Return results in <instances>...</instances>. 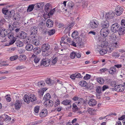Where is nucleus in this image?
I'll return each instance as SVG.
<instances>
[{
  "mask_svg": "<svg viewBox=\"0 0 125 125\" xmlns=\"http://www.w3.org/2000/svg\"><path fill=\"white\" fill-rule=\"evenodd\" d=\"M37 100L36 97L33 94H30L29 95H26L24 97V100L27 103H29L30 101L33 102Z\"/></svg>",
  "mask_w": 125,
  "mask_h": 125,
  "instance_id": "nucleus-1",
  "label": "nucleus"
},
{
  "mask_svg": "<svg viewBox=\"0 0 125 125\" xmlns=\"http://www.w3.org/2000/svg\"><path fill=\"white\" fill-rule=\"evenodd\" d=\"M90 27L93 29L97 28L99 25L98 20L94 19L91 21L89 23Z\"/></svg>",
  "mask_w": 125,
  "mask_h": 125,
  "instance_id": "nucleus-2",
  "label": "nucleus"
},
{
  "mask_svg": "<svg viewBox=\"0 0 125 125\" xmlns=\"http://www.w3.org/2000/svg\"><path fill=\"white\" fill-rule=\"evenodd\" d=\"M50 48V45L48 43H44L41 46V49L42 52V54H44L45 52H47V51Z\"/></svg>",
  "mask_w": 125,
  "mask_h": 125,
  "instance_id": "nucleus-3",
  "label": "nucleus"
},
{
  "mask_svg": "<svg viewBox=\"0 0 125 125\" xmlns=\"http://www.w3.org/2000/svg\"><path fill=\"white\" fill-rule=\"evenodd\" d=\"M23 100H16L15 103V108L16 109H19L21 107L22 104Z\"/></svg>",
  "mask_w": 125,
  "mask_h": 125,
  "instance_id": "nucleus-4",
  "label": "nucleus"
},
{
  "mask_svg": "<svg viewBox=\"0 0 125 125\" xmlns=\"http://www.w3.org/2000/svg\"><path fill=\"white\" fill-rule=\"evenodd\" d=\"M123 9L120 6H117L115 9V12L117 16L120 15L122 13Z\"/></svg>",
  "mask_w": 125,
  "mask_h": 125,
  "instance_id": "nucleus-5",
  "label": "nucleus"
},
{
  "mask_svg": "<svg viewBox=\"0 0 125 125\" xmlns=\"http://www.w3.org/2000/svg\"><path fill=\"white\" fill-rule=\"evenodd\" d=\"M98 51L100 52V53L101 55H104L107 52V49L106 48H105L103 49L102 48L101 46L99 45L97 47V50Z\"/></svg>",
  "mask_w": 125,
  "mask_h": 125,
  "instance_id": "nucleus-6",
  "label": "nucleus"
},
{
  "mask_svg": "<svg viewBox=\"0 0 125 125\" xmlns=\"http://www.w3.org/2000/svg\"><path fill=\"white\" fill-rule=\"evenodd\" d=\"M109 33V30L107 28H102L100 31V34L102 36L105 37Z\"/></svg>",
  "mask_w": 125,
  "mask_h": 125,
  "instance_id": "nucleus-7",
  "label": "nucleus"
},
{
  "mask_svg": "<svg viewBox=\"0 0 125 125\" xmlns=\"http://www.w3.org/2000/svg\"><path fill=\"white\" fill-rule=\"evenodd\" d=\"M109 22L106 20H103L101 21V26L103 28H107L109 26Z\"/></svg>",
  "mask_w": 125,
  "mask_h": 125,
  "instance_id": "nucleus-8",
  "label": "nucleus"
},
{
  "mask_svg": "<svg viewBox=\"0 0 125 125\" xmlns=\"http://www.w3.org/2000/svg\"><path fill=\"white\" fill-rule=\"evenodd\" d=\"M119 27V25L117 23L113 24L111 27V30L114 32H116L118 31V29Z\"/></svg>",
  "mask_w": 125,
  "mask_h": 125,
  "instance_id": "nucleus-9",
  "label": "nucleus"
},
{
  "mask_svg": "<svg viewBox=\"0 0 125 125\" xmlns=\"http://www.w3.org/2000/svg\"><path fill=\"white\" fill-rule=\"evenodd\" d=\"M97 101L95 99H93L89 100L88 101V104L91 107H94L97 104Z\"/></svg>",
  "mask_w": 125,
  "mask_h": 125,
  "instance_id": "nucleus-10",
  "label": "nucleus"
},
{
  "mask_svg": "<svg viewBox=\"0 0 125 125\" xmlns=\"http://www.w3.org/2000/svg\"><path fill=\"white\" fill-rule=\"evenodd\" d=\"M48 111L47 110L45 109H44L42 110L40 113V116L41 118H43L46 116L47 114Z\"/></svg>",
  "mask_w": 125,
  "mask_h": 125,
  "instance_id": "nucleus-11",
  "label": "nucleus"
},
{
  "mask_svg": "<svg viewBox=\"0 0 125 125\" xmlns=\"http://www.w3.org/2000/svg\"><path fill=\"white\" fill-rule=\"evenodd\" d=\"M32 58L33 59V61L36 64H38L40 60V58L38 56L33 54L31 56Z\"/></svg>",
  "mask_w": 125,
  "mask_h": 125,
  "instance_id": "nucleus-12",
  "label": "nucleus"
},
{
  "mask_svg": "<svg viewBox=\"0 0 125 125\" xmlns=\"http://www.w3.org/2000/svg\"><path fill=\"white\" fill-rule=\"evenodd\" d=\"M49 60H46V59L42 60L40 63L41 65H42L45 67L49 66Z\"/></svg>",
  "mask_w": 125,
  "mask_h": 125,
  "instance_id": "nucleus-13",
  "label": "nucleus"
},
{
  "mask_svg": "<svg viewBox=\"0 0 125 125\" xmlns=\"http://www.w3.org/2000/svg\"><path fill=\"white\" fill-rule=\"evenodd\" d=\"M27 36V34L25 32L21 31L20 32L18 37L21 39H24Z\"/></svg>",
  "mask_w": 125,
  "mask_h": 125,
  "instance_id": "nucleus-14",
  "label": "nucleus"
},
{
  "mask_svg": "<svg viewBox=\"0 0 125 125\" xmlns=\"http://www.w3.org/2000/svg\"><path fill=\"white\" fill-rule=\"evenodd\" d=\"M46 25L49 28H50L53 26V21L50 19H48L46 21Z\"/></svg>",
  "mask_w": 125,
  "mask_h": 125,
  "instance_id": "nucleus-15",
  "label": "nucleus"
},
{
  "mask_svg": "<svg viewBox=\"0 0 125 125\" xmlns=\"http://www.w3.org/2000/svg\"><path fill=\"white\" fill-rule=\"evenodd\" d=\"M123 87V85L121 84L116 85L115 86V89H116V90L118 92H123L124 91V89L123 88H122V89L121 90H120V89L121 88Z\"/></svg>",
  "mask_w": 125,
  "mask_h": 125,
  "instance_id": "nucleus-16",
  "label": "nucleus"
},
{
  "mask_svg": "<svg viewBox=\"0 0 125 125\" xmlns=\"http://www.w3.org/2000/svg\"><path fill=\"white\" fill-rule=\"evenodd\" d=\"M31 34H35L37 33V29L36 26L32 27L31 29Z\"/></svg>",
  "mask_w": 125,
  "mask_h": 125,
  "instance_id": "nucleus-17",
  "label": "nucleus"
},
{
  "mask_svg": "<svg viewBox=\"0 0 125 125\" xmlns=\"http://www.w3.org/2000/svg\"><path fill=\"white\" fill-rule=\"evenodd\" d=\"M116 71V68L115 67H111L109 70V73L111 74L115 73Z\"/></svg>",
  "mask_w": 125,
  "mask_h": 125,
  "instance_id": "nucleus-18",
  "label": "nucleus"
},
{
  "mask_svg": "<svg viewBox=\"0 0 125 125\" xmlns=\"http://www.w3.org/2000/svg\"><path fill=\"white\" fill-rule=\"evenodd\" d=\"M62 103L65 105H70L72 104L71 101L69 100H65L62 102Z\"/></svg>",
  "mask_w": 125,
  "mask_h": 125,
  "instance_id": "nucleus-19",
  "label": "nucleus"
},
{
  "mask_svg": "<svg viewBox=\"0 0 125 125\" xmlns=\"http://www.w3.org/2000/svg\"><path fill=\"white\" fill-rule=\"evenodd\" d=\"M33 38H32V43L36 46H38L40 44V43L39 40L38 39H36L35 36H33Z\"/></svg>",
  "mask_w": 125,
  "mask_h": 125,
  "instance_id": "nucleus-20",
  "label": "nucleus"
},
{
  "mask_svg": "<svg viewBox=\"0 0 125 125\" xmlns=\"http://www.w3.org/2000/svg\"><path fill=\"white\" fill-rule=\"evenodd\" d=\"M51 8V5L50 3H47L44 6L45 10L46 12L49 11Z\"/></svg>",
  "mask_w": 125,
  "mask_h": 125,
  "instance_id": "nucleus-21",
  "label": "nucleus"
},
{
  "mask_svg": "<svg viewBox=\"0 0 125 125\" xmlns=\"http://www.w3.org/2000/svg\"><path fill=\"white\" fill-rule=\"evenodd\" d=\"M54 81L51 80L50 78H48L46 80V82L48 85H52L53 83H54Z\"/></svg>",
  "mask_w": 125,
  "mask_h": 125,
  "instance_id": "nucleus-22",
  "label": "nucleus"
},
{
  "mask_svg": "<svg viewBox=\"0 0 125 125\" xmlns=\"http://www.w3.org/2000/svg\"><path fill=\"white\" fill-rule=\"evenodd\" d=\"M27 58L26 55L24 54L21 55L18 57L19 61H25Z\"/></svg>",
  "mask_w": 125,
  "mask_h": 125,
  "instance_id": "nucleus-23",
  "label": "nucleus"
},
{
  "mask_svg": "<svg viewBox=\"0 0 125 125\" xmlns=\"http://www.w3.org/2000/svg\"><path fill=\"white\" fill-rule=\"evenodd\" d=\"M125 30V28L124 27H121L119 28L118 30V33L119 35H122L124 33Z\"/></svg>",
  "mask_w": 125,
  "mask_h": 125,
  "instance_id": "nucleus-24",
  "label": "nucleus"
},
{
  "mask_svg": "<svg viewBox=\"0 0 125 125\" xmlns=\"http://www.w3.org/2000/svg\"><path fill=\"white\" fill-rule=\"evenodd\" d=\"M34 53L35 54H38L41 52V50L40 48L37 47H35L33 50Z\"/></svg>",
  "mask_w": 125,
  "mask_h": 125,
  "instance_id": "nucleus-25",
  "label": "nucleus"
},
{
  "mask_svg": "<svg viewBox=\"0 0 125 125\" xmlns=\"http://www.w3.org/2000/svg\"><path fill=\"white\" fill-rule=\"evenodd\" d=\"M33 46L31 44L27 45L25 47V49L28 51H31L33 49Z\"/></svg>",
  "mask_w": 125,
  "mask_h": 125,
  "instance_id": "nucleus-26",
  "label": "nucleus"
},
{
  "mask_svg": "<svg viewBox=\"0 0 125 125\" xmlns=\"http://www.w3.org/2000/svg\"><path fill=\"white\" fill-rule=\"evenodd\" d=\"M74 39L73 40V41L75 43V45H76V44L79 45L81 43L82 40L80 38L78 37Z\"/></svg>",
  "mask_w": 125,
  "mask_h": 125,
  "instance_id": "nucleus-27",
  "label": "nucleus"
},
{
  "mask_svg": "<svg viewBox=\"0 0 125 125\" xmlns=\"http://www.w3.org/2000/svg\"><path fill=\"white\" fill-rule=\"evenodd\" d=\"M116 39V35L114 33H113L112 34H111L109 37V39L110 41H114Z\"/></svg>",
  "mask_w": 125,
  "mask_h": 125,
  "instance_id": "nucleus-28",
  "label": "nucleus"
},
{
  "mask_svg": "<svg viewBox=\"0 0 125 125\" xmlns=\"http://www.w3.org/2000/svg\"><path fill=\"white\" fill-rule=\"evenodd\" d=\"M67 41L71 45L74 46L76 47V45L75 44V43L73 41V40L72 41H71V39L69 38H68L67 39Z\"/></svg>",
  "mask_w": 125,
  "mask_h": 125,
  "instance_id": "nucleus-29",
  "label": "nucleus"
},
{
  "mask_svg": "<svg viewBox=\"0 0 125 125\" xmlns=\"http://www.w3.org/2000/svg\"><path fill=\"white\" fill-rule=\"evenodd\" d=\"M79 33L76 31H74L72 34V37L74 39L78 37Z\"/></svg>",
  "mask_w": 125,
  "mask_h": 125,
  "instance_id": "nucleus-30",
  "label": "nucleus"
},
{
  "mask_svg": "<svg viewBox=\"0 0 125 125\" xmlns=\"http://www.w3.org/2000/svg\"><path fill=\"white\" fill-rule=\"evenodd\" d=\"M34 5L31 4L30 5L27 10V12H30L32 11L34 8Z\"/></svg>",
  "mask_w": 125,
  "mask_h": 125,
  "instance_id": "nucleus-31",
  "label": "nucleus"
},
{
  "mask_svg": "<svg viewBox=\"0 0 125 125\" xmlns=\"http://www.w3.org/2000/svg\"><path fill=\"white\" fill-rule=\"evenodd\" d=\"M51 97V96L50 94L49 93H48L44 95L43 99L44 100L47 101L50 99Z\"/></svg>",
  "mask_w": 125,
  "mask_h": 125,
  "instance_id": "nucleus-32",
  "label": "nucleus"
},
{
  "mask_svg": "<svg viewBox=\"0 0 125 125\" xmlns=\"http://www.w3.org/2000/svg\"><path fill=\"white\" fill-rule=\"evenodd\" d=\"M72 109L73 111L74 112L79 114H80L82 113V112L80 111V109L79 108L77 107L75 108H73Z\"/></svg>",
  "mask_w": 125,
  "mask_h": 125,
  "instance_id": "nucleus-33",
  "label": "nucleus"
},
{
  "mask_svg": "<svg viewBox=\"0 0 125 125\" xmlns=\"http://www.w3.org/2000/svg\"><path fill=\"white\" fill-rule=\"evenodd\" d=\"M79 84L80 86L83 87L86 86L87 85V83L84 81H80Z\"/></svg>",
  "mask_w": 125,
  "mask_h": 125,
  "instance_id": "nucleus-34",
  "label": "nucleus"
},
{
  "mask_svg": "<svg viewBox=\"0 0 125 125\" xmlns=\"http://www.w3.org/2000/svg\"><path fill=\"white\" fill-rule=\"evenodd\" d=\"M14 26L11 23L9 24L7 26L8 28V30L10 31H12L14 30Z\"/></svg>",
  "mask_w": 125,
  "mask_h": 125,
  "instance_id": "nucleus-35",
  "label": "nucleus"
},
{
  "mask_svg": "<svg viewBox=\"0 0 125 125\" xmlns=\"http://www.w3.org/2000/svg\"><path fill=\"white\" fill-rule=\"evenodd\" d=\"M15 44L17 46L19 47H22L23 45V43L20 41H17L15 43Z\"/></svg>",
  "mask_w": 125,
  "mask_h": 125,
  "instance_id": "nucleus-36",
  "label": "nucleus"
},
{
  "mask_svg": "<svg viewBox=\"0 0 125 125\" xmlns=\"http://www.w3.org/2000/svg\"><path fill=\"white\" fill-rule=\"evenodd\" d=\"M11 40L10 41L9 43H7L5 44V46H9L12 45L15 42L16 40L15 39L13 38V39Z\"/></svg>",
  "mask_w": 125,
  "mask_h": 125,
  "instance_id": "nucleus-37",
  "label": "nucleus"
},
{
  "mask_svg": "<svg viewBox=\"0 0 125 125\" xmlns=\"http://www.w3.org/2000/svg\"><path fill=\"white\" fill-rule=\"evenodd\" d=\"M97 80L98 83L101 84H103L104 82V79L101 77L97 78Z\"/></svg>",
  "mask_w": 125,
  "mask_h": 125,
  "instance_id": "nucleus-38",
  "label": "nucleus"
},
{
  "mask_svg": "<svg viewBox=\"0 0 125 125\" xmlns=\"http://www.w3.org/2000/svg\"><path fill=\"white\" fill-rule=\"evenodd\" d=\"M2 116L3 117V118H4V117H5V121H9L11 119L10 117L7 115H6V114H4L3 115H2Z\"/></svg>",
  "mask_w": 125,
  "mask_h": 125,
  "instance_id": "nucleus-39",
  "label": "nucleus"
},
{
  "mask_svg": "<svg viewBox=\"0 0 125 125\" xmlns=\"http://www.w3.org/2000/svg\"><path fill=\"white\" fill-rule=\"evenodd\" d=\"M14 34L12 33L11 32H9L8 34V36L9 38L11 40L13 38L15 39L14 37Z\"/></svg>",
  "mask_w": 125,
  "mask_h": 125,
  "instance_id": "nucleus-40",
  "label": "nucleus"
},
{
  "mask_svg": "<svg viewBox=\"0 0 125 125\" xmlns=\"http://www.w3.org/2000/svg\"><path fill=\"white\" fill-rule=\"evenodd\" d=\"M7 34V32L5 30H2L1 31V33L0 36L3 37H5L6 36Z\"/></svg>",
  "mask_w": 125,
  "mask_h": 125,
  "instance_id": "nucleus-41",
  "label": "nucleus"
},
{
  "mask_svg": "<svg viewBox=\"0 0 125 125\" xmlns=\"http://www.w3.org/2000/svg\"><path fill=\"white\" fill-rule=\"evenodd\" d=\"M68 8L72 10L73 9V7L74 6V4L72 2H69L68 4Z\"/></svg>",
  "mask_w": 125,
  "mask_h": 125,
  "instance_id": "nucleus-42",
  "label": "nucleus"
},
{
  "mask_svg": "<svg viewBox=\"0 0 125 125\" xmlns=\"http://www.w3.org/2000/svg\"><path fill=\"white\" fill-rule=\"evenodd\" d=\"M55 32V30L54 29L49 30L48 32V35H51L53 34Z\"/></svg>",
  "mask_w": 125,
  "mask_h": 125,
  "instance_id": "nucleus-43",
  "label": "nucleus"
},
{
  "mask_svg": "<svg viewBox=\"0 0 125 125\" xmlns=\"http://www.w3.org/2000/svg\"><path fill=\"white\" fill-rule=\"evenodd\" d=\"M76 55V52H71L70 57L71 59H73L75 58Z\"/></svg>",
  "mask_w": 125,
  "mask_h": 125,
  "instance_id": "nucleus-44",
  "label": "nucleus"
},
{
  "mask_svg": "<svg viewBox=\"0 0 125 125\" xmlns=\"http://www.w3.org/2000/svg\"><path fill=\"white\" fill-rule=\"evenodd\" d=\"M45 84L44 82L43 81H41L38 82L37 83L38 86L40 87L42 86H44Z\"/></svg>",
  "mask_w": 125,
  "mask_h": 125,
  "instance_id": "nucleus-45",
  "label": "nucleus"
},
{
  "mask_svg": "<svg viewBox=\"0 0 125 125\" xmlns=\"http://www.w3.org/2000/svg\"><path fill=\"white\" fill-rule=\"evenodd\" d=\"M18 57L17 55L12 56L10 57V59L11 61H14L17 59L18 58Z\"/></svg>",
  "mask_w": 125,
  "mask_h": 125,
  "instance_id": "nucleus-46",
  "label": "nucleus"
},
{
  "mask_svg": "<svg viewBox=\"0 0 125 125\" xmlns=\"http://www.w3.org/2000/svg\"><path fill=\"white\" fill-rule=\"evenodd\" d=\"M102 88L100 86H98L96 89V91L97 93L101 94L102 93Z\"/></svg>",
  "mask_w": 125,
  "mask_h": 125,
  "instance_id": "nucleus-47",
  "label": "nucleus"
},
{
  "mask_svg": "<svg viewBox=\"0 0 125 125\" xmlns=\"http://www.w3.org/2000/svg\"><path fill=\"white\" fill-rule=\"evenodd\" d=\"M112 56L115 58L118 57L119 56V54L116 52H114L112 54Z\"/></svg>",
  "mask_w": 125,
  "mask_h": 125,
  "instance_id": "nucleus-48",
  "label": "nucleus"
},
{
  "mask_svg": "<svg viewBox=\"0 0 125 125\" xmlns=\"http://www.w3.org/2000/svg\"><path fill=\"white\" fill-rule=\"evenodd\" d=\"M72 99L74 101H81H81H82L83 100V99L82 98H79L76 96H74L72 98Z\"/></svg>",
  "mask_w": 125,
  "mask_h": 125,
  "instance_id": "nucleus-49",
  "label": "nucleus"
},
{
  "mask_svg": "<svg viewBox=\"0 0 125 125\" xmlns=\"http://www.w3.org/2000/svg\"><path fill=\"white\" fill-rule=\"evenodd\" d=\"M48 104V107H52L53 105L54 102L52 100H49L47 101Z\"/></svg>",
  "mask_w": 125,
  "mask_h": 125,
  "instance_id": "nucleus-50",
  "label": "nucleus"
},
{
  "mask_svg": "<svg viewBox=\"0 0 125 125\" xmlns=\"http://www.w3.org/2000/svg\"><path fill=\"white\" fill-rule=\"evenodd\" d=\"M40 109V106H36L34 108V112L36 113H38Z\"/></svg>",
  "mask_w": 125,
  "mask_h": 125,
  "instance_id": "nucleus-51",
  "label": "nucleus"
},
{
  "mask_svg": "<svg viewBox=\"0 0 125 125\" xmlns=\"http://www.w3.org/2000/svg\"><path fill=\"white\" fill-rule=\"evenodd\" d=\"M91 77V76L90 75L86 74L85 76L83 78L84 80H87L90 79Z\"/></svg>",
  "mask_w": 125,
  "mask_h": 125,
  "instance_id": "nucleus-52",
  "label": "nucleus"
},
{
  "mask_svg": "<svg viewBox=\"0 0 125 125\" xmlns=\"http://www.w3.org/2000/svg\"><path fill=\"white\" fill-rule=\"evenodd\" d=\"M8 10H6L5 8L2 9V13L5 15V16L7 15V13H8Z\"/></svg>",
  "mask_w": 125,
  "mask_h": 125,
  "instance_id": "nucleus-53",
  "label": "nucleus"
},
{
  "mask_svg": "<svg viewBox=\"0 0 125 125\" xmlns=\"http://www.w3.org/2000/svg\"><path fill=\"white\" fill-rule=\"evenodd\" d=\"M57 57H55L54 59L52 60V65L56 63L57 61Z\"/></svg>",
  "mask_w": 125,
  "mask_h": 125,
  "instance_id": "nucleus-54",
  "label": "nucleus"
},
{
  "mask_svg": "<svg viewBox=\"0 0 125 125\" xmlns=\"http://www.w3.org/2000/svg\"><path fill=\"white\" fill-rule=\"evenodd\" d=\"M55 8H53V9L51 10L48 13V15H53L55 11Z\"/></svg>",
  "mask_w": 125,
  "mask_h": 125,
  "instance_id": "nucleus-55",
  "label": "nucleus"
},
{
  "mask_svg": "<svg viewBox=\"0 0 125 125\" xmlns=\"http://www.w3.org/2000/svg\"><path fill=\"white\" fill-rule=\"evenodd\" d=\"M11 12L10 11H9L8 13L7 14V15H6V17L8 18H10L11 16Z\"/></svg>",
  "mask_w": 125,
  "mask_h": 125,
  "instance_id": "nucleus-56",
  "label": "nucleus"
},
{
  "mask_svg": "<svg viewBox=\"0 0 125 125\" xmlns=\"http://www.w3.org/2000/svg\"><path fill=\"white\" fill-rule=\"evenodd\" d=\"M92 109L91 108H89L87 110V111L88 112V113L90 114L91 115H93V113L92 112Z\"/></svg>",
  "mask_w": 125,
  "mask_h": 125,
  "instance_id": "nucleus-57",
  "label": "nucleus"
},
{
  "mask_svg": "<svg viewBox=\"0 0 125 125\" xmlns=\"http://www.w3.org/2000/svg\"><path fill=\"white\" fill-rule=\"evenodd\" d=\"M19 24L18 21H16L14 22L13 25H14V26H15V27H17L18 26V25Z\"/></svg>",
  "mask_w": 125,
  "mask_h": 125,
  "instance_id": "nucleus-58",
  "label": "nucleus"
},
{
  "mask_svg": "<svg viewBox=\"0 0 125 125\" xmlns=\"http://www.w3.org/2000/svg\"><path fill=\"white\" fill-rule=\"evenodd\" d=\"M60 104V101L58 99H57L56 100V101H55V103L54 106L55 107H56L57 106L59 105Z\"/></svg>",
  "mask_w": 125,
  "mask_h": 125,
  "instance_id": "nucleus-59",
  "label": "nucleus"
},
{
  "mask_svg": "<svg viewBox=\"0 0 125 125\" xmlns=\"http://www.w3.org/2000/svg\"><path fill=\"white\" fill-rule=\"evenodd\" d=\"M8 95H6L5 96V98L6 99L7 101L8 102H10L11 100V98L10 97L8 96Z\"/></svg>",
  "mask_w": 125,
  "mask_h": 125,
  "instance_id": "nucleus-60",
  "label": "nucleus"
},
{
  "mask_svg": "<svg viewBox=\"0 0 125 125\" xmlns=\"http://www.w3.org/2000/svg\"><path fill=\"white\" fill-rule=\"evenodd\" d=\"M76 56L78 58H80L81 56V54L79 52H76Z\"/></svg>",
  "mask_w": 125,
  "mask_h": 125,
  "instance_id": "nucleus-61",
  "label": "nucleus"
},
{
  "mask_svg": "<svg viewBox=\"0 0 125 125\" xmlns=\"http://www.w3.org/2000/svg\"><path fill=\"white\" fill-rule=\"evenodd\" d=\"M42 33L44 34H48V31L47 30L46 28H44L42 31Z\"/></svg>",
  "mask_w": 125,
  "mask_h": 125,
  "instance_id": "nucleus-62",
  "label": "nucleus"
},
{
  "mask_svg": "<svg viewBox=\"0 0 125 125\" xmlns=\"http://www.w3.org/2000/svg\"><path fill=\"white\" fill-rule=\"evenodd\" d=\"M24 67L23 66H19L16 67V69L17 70H20L23 69Z\"/></svg>",
  "mask_w": 125,
  "mask_h": 125,
  "instance_id": "nucleus-63",
  "label": "nucleus"
},
{
  "mask_svg": "<svg viewBox=\"0 0 125 125\" xmlns=\"http://www.w3.org/2000/svg\"><path fill=\"white\" fill-rule=\"evenodd\" d=\"M121 25L125 26V20H122L121 21Z\"/></svg>",
  "mask_w": 125,
  "mask_h": 125,
  "instance_id": "nucleus-64",
  "label": "nucleus"
}]
</instances>
